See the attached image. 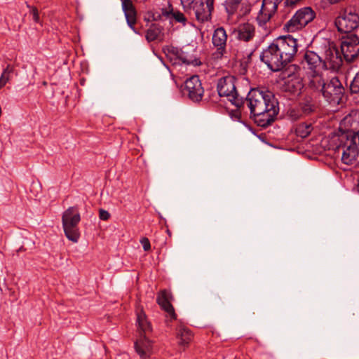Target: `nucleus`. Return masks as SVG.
<instances>
[{
    "mask_svg": "<svg viewBox=\"0 0 359 359\" xmlns=\"http://www.w3.org/2000/svg\"><path fill=\"white\" fill-rule=\"evenodd\" d=\"M243 102L250 109V118L259 127L266 128L271 125L278 114V103L269 91L253 88Z\"/></svg>",
    "mask_w": 359,
    "mask_h": 359,
    "instance_id": "f257e3e1",
    "label": "nucleus"
},
{
    "mask_svg": "<svg viewBox=\"0 0 359 359\" xmlns=\"http://www.w3.org/2000/svg\"><path fill=\"white\" fill-rule=\"evenodd\" d=\"M345 124H350L351 128L347 129L339 135L338 151H341V161L346 165L353 164L359 155V121L353 120L351 116L344 118Z\"/></svg>",
    "mask_w": 359,
    "mask_h": 359,
    "instance_id": "f03ea898",
    "label": "nucleus"
},
{
    "mask_svg": "<svg viewBox=\"0 0 359 359\" xmlns=\"http://www.w3.org/2000/svg\"><path fill=\"white\" fill-rule=\"evenodd\" d=\"M316 50L323 57L325 69L339 71L342 67L344 60L341 53L333 43L323 39L316 46Z\"/></svg>",
    "mask_w": 359,
    "mask_h": 359,
    "instance_id": "7ed1b4c3",
    "label": "nucleus"
},
{
    "mask_svg": "<svg viewBox=\"0 0 359 359\" xmlns=\"http://www.w3.org/2000/svg\"><path fill=\"white\" fill-rule=\"evenodd\" d=\"M334 24L339 32L352 33L359 28V9L354 6H347L342 9Z\"/></svg>",
    "mask_w": 359,
    "mask_h": 359,
    "instance_id": "20e7f679",
    "label": "nucleus"
},
{
    "mask_svg": "<svg viewBox=\"0 0 359 359\" xmlns=\"http://www.w3.org/2000/svg\"><path fill=\"white\" fill-rule=\"evenodd\" d=\"M81 220V216L76 207H69L62 215V222L64 231L67 238L77 242L79 238L78 224Z\"/></svg>",
    "mask_w": 359,
    "mask_h": 359,
    "instance_id": "39448f33",
    "label": "nucleus"
},
{
    "mask_svg": "<svg viewBox=\"0 0 359 359\" xmlns=\"http://www.w3.org/2000/svg\"><path fill=\"white\" fill-rule=\"evenodd\" d=\"M234 76H224L218 80L217 90L219 97H226L237 108L244 106L243 97H239L235 86Z\"/></svg>",
    "mask_w": 359,
    "mask_h": 359,
    "instance_id": "423d86ee",
    "label": "nucleus"
},
{
    "mask_svg": "<svg viewBox=\"0 0 359 359\" xmlns=\"http://www.w3.org/2000/svg\"><path fill=\"white\" fill-rule=\"evenodd\" d=\"M274 41L260 54V60L272 72H276L284 69L287 65L278 50Z\"/></svg>",
    "mask_w": 359,
    "mask_h": 359,
    "instance_id": "0eeeda50",
    "label": "nucleus"
},
{
    "mask_svg": "<svg viewBox=\"0 0 359 359\" xmlns=\"http://www.w3.org/2000/svg\"><path fill=\"white\" fill-rule=\"evenodd\" d=\"M345 88L339 77L334 76L326 82L322 93L324 98L331 104H339L344 96Z\"/></svg>",
    "mask_w": 359,
    "mask_h": 359,
    "instance_id": "6e6552de",
    "label": "nucleus"
},
{
    "mask_svg": "<svg viewBox=\"0 0 359 359\" xmlns=\"http://www.w3.org/2000/svg\"><path fill=\"white\" fill-rule=\"evenodd\" d=\"M315 16V12L310 7L302 8L285 24L284 29L289 32L299 30L311 22Z\"/></svg>",
    "mask_w": 359,
    "mask_h": 359,
    "instance_id": "1a4fd4ad",
    "label": "nucleus"
},
{
    "mask_svg": "<svg viewBox=\"0 0 359 359\" xmlns=\"http://www.w3.org/2000/svg\"><path fill=\"white\" fill-rule=\"evenodd\" d=\"M279 52L286 62L287 65L292 61L297 53V40L291 35L283 36L274 40Z\"/></svg>",
    "mask_w": 359,
    "mask_h": 359,
    "instance_id": "9d476101",
    "label": "nucleus"
},
{
    "mask_svg": "<svg viewBox=\"0 0 359 359\" xmlns=\"http://www.w3.org/2000/svg\"><path fill=\"white\" fill-rule=\"evenodd\" d=\"M341 53L346 62L355 61L359 56V38L353 34L344 37L341 43Z\"/></svg>",
    "mask_w": 359,
    "mask_h": 359,
    "instance_id": "9b49d317",
    "label": "nucleus"
},
{
    "mask_svg": "<svg viewBox=\"0 0 359 359\" xmlns=\"http://www.w3.org/2000/svg\"><path fill=\"white\" fill-rule=\"evenodd\" d=\"M182 92L193 102H200L203 96L204 89L199 76L194 75L187 79Z\"/></svg>",
    "mask_w": 359,
    "mask_h": 359,
    "instance_id": "f8f14e48",
    "label": "nucleus"
},
{
    "mask_svg": "<svg viewBox=\"0 0 359 359\" xmlns=\"http://www.w3.org/2000/svg\"><path fill=\"white\" fill-rule=\"evenodd\" d=\"M318 51L306 50L303 56L302 64L304 68L309 69L311 73L320 72L325 69L323 55L320 56Z\"/></svg>",
    "mask_w": 359,
    "mask_h": 359,
    "instance_id": "ddd939ff",
    "label": "nucleus"
},
{
    "mask_svg": "<svg viewBox=\"0 0 359 359\" xmlns=\"http://www.w3.org/2000/svg\"><path fill=\"white\" fill-rule=\"evenodd\" d=\"M227 41V34L225 29L222 27L217 28L212 34V43L216 48V51L213 53L215 59H221L227 53L226 46Z\"/></svg>",
    "mask_w": 359,
    "mask_h": 359,
    "instance_id": "4468645a",
    "label": "nucleus"
},
{
    "mask_svg": "<svg viewBox=\"0 0 359 359\" xmlns=\"http://www.w3.org/2000/svg\"><path fill=\"white\" fill-rule=\"evenodd\" d=\"M215 0H198L192 6L196 18L198 21L205 22L210 19L214 9Z\"/></svg>",
    "mask_w": 359,
    "mask_h": 359,
    "instance_id": "2eb2a0df",
    "label": "nucleus"
},
{
    "mask_svg": "<svg viewBox=\"0 0 359 359\" xmlns=\"http://www.w3.org/2000/svg\"><path fill=\"white\" fill-rule=\"evenodd\" d=\"M283 0H263L262 9L259 11V15L257 20L264 24L268 22L271 16L276 13L278 4Z\"/></svg>",
    "mask_w": 359,
    "mask_h": 359,
    "instance_id": "dca6fc26",
    "label": "nucleus"
},
{
    "mask_svg": "<svg viewBox=\"0 0 359 359\" xmlns=\"http://www.w3.org/2000/svg\"><path fill=\"white\" fill-rule=\"evenodd\" d=\"M304 87L303 79L301 77L291 76L285 81L282 86L283 92L291 96H299Z\"/></svg>",
    "mask_w": 359,
    "mask_h": 359,
    "instance_id": "f3484780",
    "label": "nucleus"
},
{
    "mask_svg": "<svg viewBox=\"0 0 359 359\" xmlns=\"http://www.w3.org/2000/svg\"><path fill=\"white\" fill-rule=\"evenodd\" d=\"M172 294L166 290H161L157 295L156 302L161 308L167 313L171 320H175L177 315L175 309L170 303Z\"/></svg>",
    "mask_w": 359,
    "mask_h": 359,
    "instance_id": "a211bd4d",
    "label": "nucleus"
},
{
    "mask_svg": "<svg viewBox=\"0 0 359 359\" xmlns=\"http://www.w3.org/2000/svg\"><path fill=\"white\" fill-rule=\"evenodd\" d=\"M135 349L142 359H147L151 354V341L141 334L135 343Z\"/></svg>",
    "mask_w": 359,
    "mask_h": 359,
    "instance_id": "6ab92c4d",
    "label": "nucleus"
},
{
    "mask_svg": "<svg viewBox=\"0 0 359 359\" xmlns=\"http://www.w3.org/2000/svg\"><path fill=\"white\" fill-rule=\"evenodd\" d=\"M298 106L304 117L314 114L318 109L317 101L309 95L304 96Z\"/></svg>",
    "mask_w": 359,
    "mask_h": 359,
    "instance_id": "aec40b11",
    "label": "nucleus"
},
{
    "mask_svg": "<svg viewBox=\"0 0 359 359\" xmlns=\"http://www.w3.org/2000/svg\"><path fill=\"white\" fill-rule=\"evenodd\" d=\"M158 18L159 19L165 18L170 22L175 20V22L182 23L183 25H185L187 22L184 15L179 11H175L170 3H168L167 7L161 8V14L158 15Z\"/></svg>",
    "mask_w": 359,
    "mask_h": 359,
    "instance_id": "412c9836",
    "label": "nucleus"
},
{
    "mask_svg": "<svg viewBox=\"0 0 359 359\" xmlns=\"http://www.w3.org/2000/svg\"><path fill=\"white\" fill-rule=\"evenodd\" d=\"M236 32L239 40L249 41L255 36V27L250 23H243L238 27Z\"/></svg>",
    "mask_w": 359,
    "mask_h": 359,
    "instance_id": "4be33fe9",
    "label": "nucleus"
},
{
    "mask_svg": "<svg viewBox=\"0 0 359 359\" xmlns=\"http://www.w3.org/2000/svg\"><path fill=\"white\" fill-rule=\"evenodd\" d=\"M177 337L180 339V345L185 346L191 341L193 334L189 328L182 324H180L177 328Z\"/></svg>",
    "mask_w": 359,
    "mask_h": 359,
    "instance_id": "5701e85b",
    "label": "nucleus"
},
{
    "mask_svg": "<svg viewBox=\"0 0 359 359\" xmlns=\"http://www.w3.org/2000/svg\"><path fill=\"white\" fill-rule=\"evenodd\" d=\"M163 28L158 24H152L147 29L146 39L149 42L161 40L163 36Z\"/></svg>",
    "mask_w": 359,
    "mask_h": 359,
    "instance_id": "b1692460",
    "label": "nucleus"
},
{
    "mask_svg": "<svg viewBox=\"0 0 359 359\" xmlns=\"http://www.w3.org/2000/svg\"><path fill=\"white\" fill-rule=\"evenodd\" d=\"M326 82L325 81L323 76L320 72L312 73L311 78L309 83L310 88L314 90H319L323 93L324 86H325Z\"/></svg>",
    "mask_w": 359,
    "mask_h": 359,
    "instance_id": "393cba45",
    "label": "nucleus"
},
{
    "mask_svg": "<svg viewBox=\"0 0 359 359\" xmlns=\"http://www.w3.org/2000/svg\"><path fill=\"white\" fill-rule=\"evenodd\" d=\"M243 0H226L224 6L229 15H236L237 18H242L239 15V10L241 9Z\"/></svg>",
    "mask_w": 359,
    "mask_h": 359,
    "instance_id": "a878e982",
    "label": "nucleus"
},
{
    "mask_svg": "<svg viewBox=\"0 0 359 359\" xmlns=\"http://www.w3.org/2000/svg\"><path fill=\"white\" fill-rule=\"evenodd\" d=\"M137 322L140 329V335L142 334V335L146 336L147 332L151 330V325L147 321L146 316L142 310L137 313Z\"/></svg>",
    "mask_w": 359,
    "mask_h": 359,
    "instance_id": "bb28decb",
    "label": "nucleus"
},
{
    "mask_svg": "<svg viewBox=\"0 0 359 359\" xmlns=\"http://www.w3.org/2000/svg\"><path fill=\"white\" fill-rule=\"evenodd\" d=\"M263 1L262 0H245L243 1L241 9L239 10V15L245 16L250 13L253 6H261Z\"/></svg>",
    "mask_w": 359,
    "mask_h": 359,
    "instance_id": "cd10ccee",
    "label": "nucleus"
},
{
    "mask_svg": "<svg viewBox=\"0 0 359 359\" xmlns=\"http://www.w3.org/2000/svg\"><path fill=\"white\" fill-rule=\"evenodd\" d=\"M313 130L311 123H301L297 126L295 128V133L298 137L302 138L307 137Z\"/></svg>",
    "mask_w": 359,
    "mask_h": 359,
    "instance_id": "c85d7f7f",
    "label": "nucleus"
},
{
    "mask_svg": "<svg viewBox=\"0 0 359 359\" xmlns=\"http://www.w3.org/2000/svg\"><path fill=\"white\" fill-rule=\"evenodd\" d=\"M241 45L239 43L233 45L231 41L229 42V57L233 59L241 60L243 55L242 52L240 50Z\"/></svg>",
    "mask_w": 359,
    "mask_h": 359,
    "instance_id": "c756f323",
    "label": "nucleus"
},
{
    "mask_svg": "<svg viewBox=\"0 0 359 359\" xmlns=\"http://www.w3.org/2000/svg\"><path fill=\"white\" fill-rule=\"evenodd\" d=\"M287 116L292 121H297L304 117V115L302 114L301 109L299 106L297 107L289 109L287 112Z\"/></svg>",
    "mask_w": 359,
    "mask_h": 359,
    "instance_id": "7c9ffc66",
    "label": "nucleus"
},
{
    "mask_svg": "<svg viewBox=\"0 0 359 359\" xmlns=\"http://www.w3.org/2000/svg\"><path fill=\"white\" fill-rule=\"evenodd\" d=\"M126 18L128 26L135 32L134 25L136 23V11L135 8L125 12Z\"/></svg>",
    "mask_w": 359,
    "mask_h": 359,
    "instance_id": "2f4dec72",
    "label": "nucleus"
},
{
    "mask_svg": "<svg viewBox=\"0 0 359 359\" xmlns=\"http://www.w3.org/2000/svg\"><path fill=\"white\" fill-rule=\"evenodd\" d=\"M177 59H179L180 61H182V63L184 64H186V65H199L200 63H198L197 62V60H191V58H189L187 53L182 50V54L179 55L178 57H177Z\"/></svg>",
    "mask_w": 359,
    "mask_h": 359,
    "instance_id": "473e14b6",
    "label": "nucleus"
},
{
    "mask_svg": "<svg viewBox=\"0 0 359 359\" xmlns=\"http://www.w3.org/2000/svg\"><path fill=\"white\" fill-rule=\"evenodd\" d=\"M182 49L174 46H168L167 48H164V52L168 56L171 55L175 56L176 58L179 55L182 54Z\"/></svg>",
    "mask_w": 359,
    "mask_h": 359,
    "instance_id": "72a5a7b5",
    "label": "nucleus"
},
{
    "mask_svg": "<svg viewBox=\"0 0 359 359\" xmlns=\"http://www.w3.org/2000/svg\"><path fill=\"white\" fill-rule=\"evenodd\" d=\"M14 70H15V67L13 65H8L6 66V67L4 69V71L1 74V76H4V78H8V81H9L10 78H11L10 76L11 74H13L14 72Z\"/></svg>",
    "mask_w": 359,
    "mask_h": 359,
    "instance_id": "f704fd0d",
    "label": "nucleus"
},
{
    "mask_svg": "<svg viewBox=\"0 0 359 359\" xmlns=\"http://www.w3.org/2000/svg\"><path fill=\"white\" fill-rule=\"evenodd\" d=\"M28 7L30 8V13L32 15L33 20L35 22L39 23L40 20L38 9L34 6H28Z\"/></svg>",
    "mask_w": 359,
    "mask_h": 359,
    "instance_id": "c9c22d12",
    "label": "nucleus"
},
{
    "mask_svg": "<svg viewBox=\"0 0 359 359\" xmlns=\"http://www.w3.org/2000/svg\"><path fill=\"white\" fill-rule=\"evenodd\" d=\"M123 10L125 12L133 10L135 8L132 1L130 0H123L122 1Z\"/></svg>",
    "mask_w": 359,
    "mask_h": 359,
    "instance_id": "e433bc0d",
    "label": "nucleus"
},
{
    "mask_svg": "<svg viewBox=\"0 0 359 359\" xmlns=\"http://www.w3.org/2000/svg\"><path fill=\"white\" fill-rule=\"evenodd\" d=\"M140 243L144 251H149L151 249L150 242L147 238H142L140 240Z\"/></svg>",
    "mask_w": 359,
    "mask_h": 359,
    "instance_id": "4c0bfd02",
    "label": "nucleus"
},
{
    "mask_svg": "<svg viewBox=\"0 0 359 359\" xmlns=\"http://www.w3.org/2000/svg\"><path fill=\"white\" fill-rule=\"evenodd\" d=\"M99 217H100V219L107 221L109 219L110 214L109 213L108 211L103 210V209H100L99 210Z\"/></svg>",
    "mask_w": 359,
    "mask_h": 359,
    "instance_id": "58836bf2",
    "label": "nucleus"
},
{
    "mask_svg": "<svg viewBox=\"0 0 359 359\" xmlns=\"http://www.w3.org/2000/svg\"><path fill=\"white\" fill-rule=\"evenodd\" d=\"M196 0H181L182 4L184 7L193 6Z\"/></svg>",
    "mask_w": 359,
    "mask_h": 359,
    "instance_id": "ea45409f",
    "label": "nucleus"
},
{
    "mask_svg": "<svg viewBox=\"0 0 359 359\" xmlns=\"http://www.w3.org/2000/svg\"><path fill=\"white\" fill-rule=\"evenodd\" d=\"M8 81V78H4V76H2L1 75V76H0V89L1 88H3L6 84V83Z\"/></svg>",
    "mask_w": 359,
    "mask_h": 359,
    "instance_id": "a19ab883",
    "label": "nucleus"
},
{
    "mask_svg": "<svg viewBox=\"0 0 359 359\" xmlns=\"http://www.w3.org/2000/svg\"><path fill=\"white\" fill-rule=\"evenodd\" d=\"M302 0H286L285 4L287 6H293L295 5L297 3L301 1Z\"/></svg>",
    "mask_w": 359,
    "mask_h": 359,
    "instance_id": "79ce46f5",
    "label": "nucleus"
},
{
    "mask_svg": "<svg viewBox=\"0 0 359 359\" xmlns=\"http://www.w3.org/2000/svg\"><path fill=\"white\" fill-rule=\"evenodd\" d=\"M118 358H122V359H128V355L126 353H123L118 355Z\"/></svg>",
    "mask_w": 359,
    "mask_h": 359,
    "instance_id": "37998d69",
    "label": "nucleus"
},
{
    "mask_svg": "<svg viewBox=\"0 0 359 359\" xmlns=\"http://www.w3.org/2000/svg\"><path fill=\"white\" fill-rule=\"evenodd\" d=\"M290 67L293 68L294 71H295V70H297V69H299V68L297 66H296V65H292Z\"/></svg>",
    "mask_w": 359,
    "mask_h": 359,
    "instance_id": "c03bdc74",
    "label": "nucleus"
},
{
    "mask_svg": "<svg viewBox=\"0 0 359 359\" xmlns=\"http://www.w3.org/2000/svg\"><path fill=\"white\" fill-rule=\"evenodd\" d=\"M252 55V52H250V53H248V54H247V55H248V60H250V57H251V55Z\"/></svg>",
    "mask_w": 359,
    "mask_h": 359,
    "instance_id": "a18cd8bd",
    "label": "nucleus"
},
{
    "mask_svg": "<svg viewBox=\"0 0 359 359\" xmlns=\"http://www.w3.org/2000/svg\"><path fill=\"white\" fill-rule=\"evenodd\" d=\"M355 189L359 193V183L356 185Z\"/></svg>",
    "mask_w": 359,
    "mask_h": 359,
    "instance_id": "49530a36",
    "label": "nucleus"
}]
</instances>
